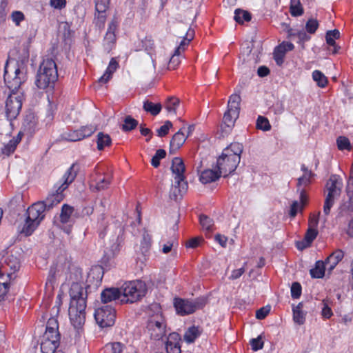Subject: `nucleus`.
<instances>
[{
    "label": "nucleus",
    "mask_w": 353,
    "mask_h": 353,
    "mask_svg": "<svg viewBox=\"0 0 353 353\" xmlns=\"http://www.w3.org/2000/svg\"><path fill=\"white\" fill-rule=\"evenodd\" d=\"M118 66V62L115 60V59L112 58L110 60L105 73L99 79V81L102 83H107L112 78V74L116 71Z\"/></svg>",
    "instance_id": "25"
},
{
    "label": "nucleus",
    "mask_w": 353,
    "mask_h": 353,
    "mask_svg": "<svg viewBox=\"0 0 353 353\" xmlns=\"http://www.w3.org/2000/svg\"><path fill=\"white\" fill-rule=\"evenodd\" d=\"M112 180L110 174L97 173V176L94 179L95 186L94 188L97 191H101L107 189L110 185Z\"/></svg>",
    "instance_id": "20"
},
{
    "label": "nucleus",
    "mask_w": 353,
    "mask_h": 353,
    "mask_svg": "<svg viewBox=\"0 0 353 353\" xmlns=\"http://www.w3.org/2000/svg\"><path fill=\"white\" fill-rule=\"evenodd\" d=\"M199 221L203 228L208 232L213 230L214 221L206 215L202 214L199 217Z\"/></svg>",
    "instance_id": "43"
},
{
    "label": "nucleus",
    "mask_w": 353,
    "mask_h": 353,
    "mask_svg": "<svg viewBox=\"0 0 353 353\" xmlns=\"http://www.w3.org/2000/svg\"><path fill=\"white\" fill-rule=\"evenodd\" d=\"M183 129L184 128L180 129L172 137L170 141V145H172V148L179 149L185 143L187 137L185 136L184 133L182 131Z\"/></svg>",
    "instance_id": "26"
},
{
    "label": "nucleus",
    "mask_w": 353,
    "mask_h": 353,
    "mask_svg": "<svg viewBox=\"0 0 353 353\" xmlns=\"http://www.w3.org/2000/svg\"><path fill=\"white\" fill-rule=\"evenodd\" d=\"M180 101L178 98L174 97H170L168 98L165 103V108L168 112L176 114V108L179 105Z\"/></svg>",
    "instance_id": "42"
},
{
    "label": "nucleus",
    "mask_w": 353,
    "mask_h": 353,
    "mask_svg": "<svg viewBox=\"0 0 353 353\" xmlns=\"http://www.w3.org/2000/svg\"><path fill=\"white\" fill-rule=\"evenodd\" d=\"M170 339L177 341L179 339V334L173 332L169 334L168 341L165 343L166 351L168 353H181V346L177 342H172Z\"/></svg>",
    "instance_id": "23"
},
{
    "label": "nucleus",
    "mask_w": 353,
    "mask_h": 353,
    "mask_svg": "<svg viewBox=\"0 0 353 353\" xmlns=\"http://www.w3.org/2000/svg\"><path fill=\"white\" fill-rule=\"evenodd\" d=\"M121 297L120 288H106L101 294V301L103 303H108Z\"/></svg>",
    "instance_id": "18"
},
{
    "label": "nucleus",
    "mask_w": 353,
    "mask_h": 353,
    "mask_svg": "<svg viewBox=\"0 0 353 353\" xmlns=\"http://www.w3.org/2000/svg\"><path fill=\"white\" fill-rule=\"evenodd\" d=\"M143 108L145 112L150 113L153 116H156L161 112L162 105L160 103H154L149 100H146L143 102Z\"/></svg>",
    "instance_id": "30"
},
{
    "label": "nucleus",
    "mask_w": 353,
    "mask_h": 353,
    "mask_svg": "<svg viewBox=\"0 0 353 353\" xmlns=\"http://www.w3.org/2000/svg\"><path fill=\"white\" fill-rule=\"evenodd\" d=\"M318 234V231L314 228H308L307 230L304 240L306 241L307 245H310L312 242L316 239Z\"/></svg>",
    "instance_id": "54"
},
{
    "label": "nucleus",
    "mask_w": 353,
    "mask_h": 353,
    "mask_svg": "<svg viewBox=\"0 0 353 353\" xmlns=\"http://www.w3.org/2000/svg\"><path fill=\"white\" fill-rule=\"evenodd\" d=\"M250 343L253 351H258L261 350L264 345L261 335H259L257 338L252 339L250 341Z\"/></svg>",
    "instance_id": "52"
},
{
    "label": "nucleus",
    "mask_w": 353,
    "mask_h": 353,
    "mask_svg": "<svg viewBox=\"0 0 353 353\" xmlns=\"http://www.w3.org/2000/svg\"><path fill=\"white\" fill-rule=\"evenodd\" d=\"M301 294V286L299 283L294 282L291 287V295L293 299H298Z\"/></svg>",
    "instance_id": "59"
},
{
    "label": "nucleus",
    "mask_w": 353,
    "mask_h": 353,
    "mask_svg": "<svg viewBox=\"0 0 353 353\" xmlns=\"http://www.w3.org/2000/svg\"><path fill=\"white\" fill-rule=\"evenodd\" d=\"M181 184L175 183L172 185L170 193V197L171 199H173L174 201H177L179 197H181L183 194L186 192L187 190H185L184 191H181Z\"/></svg>",
    "instance_id": "44"
},
{
    "label": "nucleus",
    "mask_w": 353,
    "mask_h": 353,
    "mask_svg": "<svg viewBox=\"0 0 353 353\" xmlns=\"http://www.w3.org/2000/svg\"><path fill=\"white\" fill-rule=\"evenodd\" d=\"M320 212L317 214H312L309 219V228L316 229L319 224V216Z\"/></svg>",
    "instance_id": "63"
},
{
    "label": "nucleus",
    "mask_w": 353,
    "mask_h": 353,
    "mask_svg": "<svg viewBox=\"0 0 353 353\" xmlns=\"http://www.w3.org/2000/svg\"><path fill=\"white\" fill-rule=\"evenodd\" d=\"M110 0H95V10L97 13L106 12Z\"/></svg>",
    "instance_id": "51"
},
{
    "label": "nucleus",
    "mask_w": 353,
    "mask_h": 353,
    "mask_svg": "<svg viewBox=\"0 0 353 353\" xmlns=\"http://www.w3.org/2000/svg\"><path fill=\"white\" fill-rule=\"evenodd\" d=\"M312 79L321 88H324L328 82L327 77L319 70H314L312 72Z\"/></svg>",
    "instance_id": "40"
},
{
    "label": "nucleus",
    "mask_w": 353,
    "mask_h": 353,
    "mask_svg": "<svg viewBox=\"0 0 353 353\" xmlns=\"http://www.w3.org/2000/svg\"><path fill=\"white\" fill-rule=\"evenodd\" d=\"M234 20L238 23H243L244 21H250L251 20V14L245 10L236 9L234 12Z\"/></svg>",
    "instance_id": "37"
},
{
    "label": "nucleus",
    "mask_w": 353,
    "mask_h": 353,
    "mask_svg": "<svg viewBox=\"0 0 353 353\" xmlns=\"http://www.w3.org/2000/svg\"><path fill=\"white\" fill-rule=\"evenodd\" d=\"M243 145L239 143H232L225 148L221 155L217 159L216 167L223 177L232 173L241 160Z\"/></svg>",
    "instance_id": "4"
},
{
    "label": "nucleus",
    "mask_w": 353,
    "mask_h": 353,
    "mask_svg": "<svg viewBox=\"0 0 353 353\" xmlns=\"http://www.w3.org/2000/svg\"><path fill=\"white\" fill-rule=\"evenodd\" d=\"M194 35V30L189 28L186 32L185 37L181 41L180 45L176 48V49L174 51V53L170 59L168 63V68L170 70H174L176 68V66L179 64L180 61L179 59V56L180 55L181 52H183L185 50V47L188 46L190 41L193 39Z\"/></svg>",
    "instance_id": "13"
},
{
    "label": "nucleus",
    "mask_w": 353,
    "mask_h": 353,
    "mask_svg": "<svg viewBox=\"0 0 353 353\" xmlns=\"http://www.w3.org/2000/svg\"><path fill=\"white\" fill-rule=\"evenodd\" d=\"M23 134L19 132L18 134L13 137L8 143L4 145L2 149V152L8 156L13 153L17 148V145L19 143L21 140Z\"/></svg>",
    "instance_id": "24"
},
{
    "label": "nucleus",
    "mask_w": 353,
    "mask_h": 353,
    "mask_svg": "<svg viewBox=\"0 0 353 353\" xmlns=\"http://www.w3.org/2000/svg\"><path fill=\"white\" fill-rule=\"evenodd\" d=\"M117 21L112 20L110 23L108 31L104 37L103 47L108 52H110L116 41L115 30L117 29Z\"/></svg>",
    "instance_id": "15"
},
{
    "label": "nucleus",
    "mask_w": 353,
    "mask_h": 353,
    "mask_svg": "<svg viewBox=\"0 0 353 353\" xmlns=\"http://www.w3.org/2000/svg\"><path fill=\"white\" fill-rule=\"evenodd\" d=\"M343 183L341 180L336 175H332L326 183L327 194L325 199L323 205V213L328 215L330 210L334 203L335 199L339 198L341 193Z\"/></svg>",
    "instance_id": "8"
},
{
    "label": "nucleus",
    "mask_w": 353,
    "mask_h": 353,
    "mask_svg": "<svg viewBox=\"0 0 353 353\" xmlns=\"http://www.w3.org/2000/svg\"><path fill=\"white\" fill-rule=\"evenodd\" d=\"M326 264L325 261H318L315 263V267L310 270V275L312 278L320 279L325 275Z\"/></svg>",
    "instance_id": "27"
},
{
    "label": "nucleus",
    "mask_w": 353,
    "mask_h": 353,
    "mask_svg": "<svg viewBox=\"0 0 353 353\" xmlns=\"http://www.w3.org/2000/svg\"><path fill=\"white\" fill-rule=\"evenodd\" d=\"M239 116V112H237L236 116L234 117L232 110H228L223 115V123L221 125L222 130L225 133H228L234 125L235 121L238 119Z\"/></svg>",
    "instance_id": "19"
},
{
    "label": "nucleus",
    "mask_w": 353,
    "mask_h": 353,
    "mask_svg": "<svg viewBox=\"0 0 353 353\" xmlns=\"http://www.w3.org/2000/svg\"><path fill=\"white\" fill-rule=\"evenodd\" d=\"M97 137V149L99 150H103L105 147L111 145L112 139L108 134L99 132Z\"/></svg>",
    "instance_id": "32"
},
{
    "label": "nucleus",
    "mask_w": 353,
    "mask_h": 353,
    "mask_svg": "<svg viewBox=\"0 0 353 353\" xmlns=\"http://www.w3.org/2000/svg\"><path fill=\"white\" fill-rule=\"evenodd\" d=\"M123 122L121 128L124 132L131 131L138 125V121L130 115L125 117Z\"/></svg>",
    "instance_id": "39"
},
{
    "label": "nucleus",
    "mask_w": 353,
    "mask_h": 353,
    "mask_svg": "<svg viewBox=\"0 0 353 353\" xmlns=\"http://www.w3.org/2000/svg\"><path fill=\"white\" fill-rule=\"evenodd\" d=\"M336 144L339 150H350L352 148L350 140L344 136H340L337 138Z\"/></svg>",
    "instance_id": "48"
},
{
    "label": "nucleus",
    "mask_w": 353,
    "mask_h": 353,
    "mask_svg": "<svg viewBox=\"0 0 353 353\" xmlns=\"http://www.w3.org/2000/svg\"><path fill=\"white\" fill-rule=\"evenodd\" d=\"M303 303H299L296 306L293 307V320L299 324L303 325L305 321V313L302 310Z\"/></svg>",
    "instance_id": "29"
},
{
    "label": "nucleus",
    "mask_w": 353,
    "mask_h": 353,
    "mask_svg": "<svg viewBox=\"0 0 353 353\" xmlns=\"http://www.w3.org/2000/svg\"><path fill=\"white\" fill-rule=\"evenodd\" d=\"M166 155V152L163 149H159L157 150L154 156L152 158L151 164L154 168H158L160 165V160L163 159Z\"/></svg>",
    "instance_id": "49"
},
{
    "label": "nucleus",
    "mask_w": 353,
    "mask_h": 353,
    "mask_svg": "<svg viewBox=\"0 0 353 353\" xmlns=\"http://www.w3.org/2000/svg\"><path fill=\"white\" fill-rule=\"evenodd\" d=\"M221 176H223V174L219 171L208 169L201 173L200 181L201 183L206 184L216 181Z\"/></svg>",
    "instance_id": "21"
},
{
    "label": "nucleus",
    "mask_w": 353,
    "mask_h": 353,
    "mask_svg": "<svg viewBox=\"0 0 353 353\" xmlns=\"http://www.w3.org/2000/svg\"><path fill=\"white\" fill-rule=\"evenodd\" d=\"M78 171V165L73 163L63 176L62 182L54 185V192L49 194L44 201L36 202L28 208L25 223L21 230V234L28 236L33 233L44 219L45 211L52 209L64 199L63 192L74 181Z\"/></svg>",
    "instance_id": "1"
},
{
    "label": "nucleus",
    "mask_w": 353,
    "mask_h": 353,
    "mask_svg": "<svg viewBox=\"0 0 353 353\" xmlns=\"http://www.w3.org/2000/svg\"><path fill=\"white\" fill-rule=\"evenodd\" d=\"M116 230L114 231V235L112 236V239H110V241H112V245H111L110 248L113 253L119 251V246L121 242V239L120 236L123 234V229L121 227H115Z\"/></svg>",
    "instance_id": "31"
},
{
    "label": "nucleus",
    "mask_w": 353,
    "mask_h": 353,
    "mask_svg": "<svg viewBox=\"0 0 353 353\" xmlns=\"http://www.w3.org/2000/svg\"><path fill=\"white\" fill-rule=\"evenodd\" d=\"M319 28V22L316 19H310L305 24V30L310 34H314Z\"/></svg>",
    "instance_id": "53"
},
{
    "label": "nucleus",
    "mask_w": 353,
    "mask_h": 353,
    "mask_svg": "<svg viewBox=\"0 0 353 353\" xmlns=\"http://www.w3.org/2000/svg\"><path fill=\"white\" fill-rule=\"evenodd\" d=\"M228 110H232L234 117H236L237 112H239L240 110V103L228 101Z\"/></svg>",
    "instance_id": "62"
},
{
    "label": "nucleus",
    "mask_w": 353,
    "mask_h": 353,
    "mask_svg": "<svg viewBox=\"0 0 353 353\" xmlns=\"http://www.w3.org/2000/svg\"><path fill=\"white\" fill-rule=\"evenodd\" d=\"M94 318L101 327L112 326L115 321L116 311L110 305H106L95 310Z\"/></svg>",
    "instance_id": "10"
},
{
    "label": "nucleus",
    "mask_w": 353,
    "mask_h": 353,
    "mask_svg": "<svg viewBox=\"0 0 353 353\" xmlns=\"http://www.w3.org/2000/svg\"><path fill=\"white\" fill-rule=\"evenodd\" d=\"M172 127V123L170 121H166L163 125L157 129V135L160 137H165L169 132V130Z\"/></svg>",
    "instance_id": "55"
},
{
    "label": "nucleus",
    "mask_w": 353,
    "mask_h": 353,
    "mask_svg": "<svg viewBox=\"0 0 353 353\" xmlns=\"http://www.w3.org/2000/svg\"><path fill=\"white\" fill-rule=\"evenodd\" d=\"M124 347V344L120 342H114L105 345V350L109 353H121Z\"/></svg>",
    "instance_id": "41"
},
{
    "label": "nucleus",
    "mask_w": 353,
    "mask_h": 353,
    "mask_svg": "<svg viewBox=\"0 0 353 353\" xmlns=\"http://www.w3.org/2000/svg\"><path fill=\"white\" fill-rule=\"evenodd\" d=\"M270 311V306L263 307L260 308L259 310H256V318L257 319L262 320L268 316Z\"/></svg>",
    "instance_id": "60"
},
{
    "label": "nucleus",
    "mask_w": 353,
    "mask_h": 353,
    "mask_svg": "<svg viewBox=\"0 0 353 353\" xmlns=\"http://www.w3.org/2000/svg\"><path fill=\"white\" fill-rule=\"evenodd\" d=\"M22 65L10 59L5 66L4 81L10 90L6 101V114L10 121L19 115L24 100L23 86L27 80V71Z\"/></svg>",
    "instance_id": "2"
},
{
    "label": "nucleus",
    "mask_w": 353,
    "mask_h": 353,
    "mask_svg": "<svg viewBox=\"0 0 353 353\" xmlns=\"http://www.w3.org/2000/svg\"><path fill=\"white\" fill-rule=\"evenodd\" d=\"M58 79L56 63L51 58L43 60L37 71L35 85L40 90L54 88Z\"/></svg>",
    "instance_id": "5"
},
{
    "label": "nucleus",
    "mask_w": 353,
    "mask_h": 353,
    "mask_svg": "<svg viewBox=\"0 0 353 353\" xmlns=\"http://www.w3.org/2000/svg\"><path fill=\"white\" fill-rule=\"evenodd\" d=\"M50 5L54 9L61 10L66 6V0H50Z\"/></svg>",
    "instance_id": "61"
},
{
    "label": "nucleus",
    "mask_w": 353,
    "mask_h": 353,
    "mask_svg": "<svg viewBox=\"0 0 353 353\" xmlns=\"http://www.w3.org/2000/svg\"><path fill=\"white\" fill-rule=\"evenodd\" d=\"M150 245H151V236L148 234L144 233L143 235L142 241L141 243V247L142 252H147L149 250Z\"/></svg>",
    "instance_id": "56"
},
{
    "label": "nucleus",
    "mask_w": 353,
    "mask_h": 353,
    "mask_svg": "<svg viewBox=\"0 0 353 353\" xmlns=\"http://www.w3.org/2000/svg\"><path fill=\"white\" fill-rule=\"evenodd\" d=\"M105 20V12L97 13V17L95 18V23L99 28H102L104 26Z\"/></svg>",
    "instance_id": "64"
},
{
    "label": "nucleus",
    "mask_w": 353,
    "mask_h": 353,
    "mask_svg": "<svg viewBox=\"0 0 353 353\" xmlns=\"http://www.w3.org/2000/svg\"><path fill=\"white\" fill-rule=\"evenodd\" d=\"M77 279L70 289V303L68 309L70 320L75 328H79L85 321V308L88 293L81 285V269H76Z\"/></svg>",
    "instance_id": "3"
},
{
    "label": "nucleus",
    "mask_w": 353,
    "mask_h": 353,
    "mask_svg": "<svg viewBox=\"0 0 353 353\" xmlns=\"http://www.w3.org/2000/svg\"><path fill=\"white\" fill-rule=\"evenodd\" d=\"M208 303L205 296H200L195 299H185L174 298V306L176 313L181 316H185L194 313L197 310L202 309Z\"/></svg>",
    "instance_id": "7"
},
{
    "label": "nucleus",
    "mask_w": 353,
    "mask_h": 353,
    "mask_svg": "<svg viewBox=\"0 0 353 353\" xmlns=\"http://www.w3.org/2000/svg\"><path fill=\"white\" fill-rule=\"evenodd\" d=\"M346 192L348 196V201L344 202L341 206V212H353V176L349 177Z\"/></svg>",
    "instance_id": "17"
},
{
    "label": "nucleus",
    "mask_w": 353,
    "mask_h": 353,
    "mask_svg": "<svg viewBox=\"0 0 353 353\" xmlns=\"http://www.w3.org/2000/svg\"><path fill=\"white\" fill-rule=\"evenodd\" d=\"M201 334V332L198 327L192 326L190 327L184 334V340L188 343H192L194 342L196 338Z\"/></svg>",
    "instance_id": "34"
},
{
    "label": "nucleus",
    "mask_w": 353,
    "mask_h": 353,
    "mask_svg": "<svg viewBox=\"0 0 353 353\" xmlns=\"http://www.w3.org/2000/svg\"><path fill=\"white\" fill-rule=\"evenodd\" d=\"M11 19L17 26H19L21 22L25 19V15L22 12L16 10L12 12Z\"/></svg>",
    "instance_id": "57"
},
{
    "label": "nucleus",
    "mask_w": 353,
    "mask_h": 353,
    "mask_svg": "<svg viewBox=\"0 0 353 353\" xmlns=\"http://www.w3.org/2000/svg\"><path fill=\"white\" fill-rule=\"evenodd\" d=\"M301 204L299 203L297 201H294L291 204L289 215L291 218H294L298 212H302L303 210H301Z\"/></svg>",
    "instance_id": "58"
},
{
    "label": "nucleus",
    "mask_w": 353,
    "mask_h": 353,
    "mask_svg": "<svg viewBox=\"0 0 353 353\" xmlns=\"http://www.w3.org/2000/svg\"><path fill=\"white\" fill-rule=\"evenodd\" d=\"M59 345V343L43 339L41 343V350L42 353H54Z\"/></svg>",
    "instance_id": "33"
},
{
    "label": "nucleus",
    "mask_w": 353,
    "mask_h": 353,
    "mask_svg": "<svg viewBox=\"0 0 353 353\" xmlns=\"http://www.w3.org/2000/svg\"><path fill=\"white\" fill-rule=\"evenodd\" d=\"M290 11L293 17H299L303 14V9L299 0H291Z\"/></svg>",
    "instance_id": "38"
},
{
    "label": "nucleus",
    "mask_w": 353,
    "mask_h": 353,
    "mask_svg": "<svg viewBox=\"0 0 353 353\" xmlns=\"http://www.w3.org/2000/svg\"><path fill=\"white\" fill-rule=\"evenodd\" d=\"M256 126L257 129L263 131H268L271 129V125L268 119L263 116H259L256 120Z\"/></svg>",
    "instance_id": "46"
},
{
    "label": "nucleus",
    "mask_w": 353,
    "mask_h": 353,
    "mask_svg": "<svg viewBox=\"0 0 353 353\" xmlns=\"http://www.w3.org/2000/svg\"><path fill=\"white\" fill-rule=\"evenodd\" d=\"M79 135V129L74 130H68L61 134V137L63 140L68 141H78L81 140Z\"/></svg>",
    "instance_id": "35"
},
{
    "label": "nucleus",
    "mask_w": 353,
    "mask_h": 353,
    "mask_svg": "<svg viewBox=\"0 0 353 353\" xmlns=\"http://www.w3.org/2000/svg\"><path fill=\"white\" fill-rule=\"evenodd\" d=\"M288 32L290 37H296L300 42H305L310 39V37L304 30L295 32L292 29L289 28Z\"/></svg>",
    "instance_id": "47"
},
{
    "label": "nucleus",
    "mask_w": 353,
    "mask_h": 353,
    "mask_svg": "<svg viewBox=\"0 0 353 353\" xmlns=\"http://www.w3.org/2000/svg\"><path fill=\"white\" fill-rule=\"evenodd\" d=\"M43 339L60 343V334L58 332L57 320L54 319L48 320Z\"/></svg>",
    "instance_id": "14"
},
{
    "label": "nucleus",
    "mask_w": 353,
    "mask_h": 353,
    "mask_svg": "<svg viewBox=\"0 0 353 353\" xmlns=\"http://www.w3.org/2000/svg\"><path fill=\"white\" fill-rule=\"evenodd\" d=\"M74 212V208L64 204L61 208L60 214V221L63 224H67L71 223V216Z\"/></svg>",
    "instance_id": "28"
},
{
    "label": "nucleus",
    "mask_w": 353,
    "mask_h": 353,
    "mask_svg": "<svg viewBox=\"0 0 353 353\" xmlns=\"http://www.w3.org/2000/svg\"><path fill=\"white\" fill-rule=\"evenodd\" d=\"M96 128L92 125L82 126L80 129L81 139H83L86 137H90L95 131Z\"/></svg>",
    "instance_id": "50"
},
{
    "label": "nucleus",
    "mask_w": 353,
    "mask_h": 353,
    "mask_svg": "<svg viewBox=\"0 0 353 353\" xmlns=\"http://www.w3.org/2000/svg\"><path fill=\"white\" fill-rule=\"evenodd\" d=\"M286 52L287 51L284 48V46H281L280 44L276 47L274 50V59L277 65H281L283 64Z\"/></svg>",
    "instance_id": "36"
},
{
    "label": "nucleus",
    "mask_w": 353,
    "mask_h": 353,
    "mask_svg": "<svg viewBox=\"0 0 353 353\" xmlns=\"http://www.w3.org/2000/svg\"><path fill=\"white\" fill-rule=\"evenodd\" d=\"M19 268L20 261L19 258L13 254H8L1 262L0 274L7 279L14 281L16 277L14 273L19 270Z\"/></svg>",
    "instance_id": "11"
},
{
    "label": "nucleus",
    "mask_w": 353,
    "mask_h": 353,
    "mask_svg": "<svg viewBox=\"0 0 353 353\" xmlns=\"http://www.w3.org/2000/svg\"><path fill=\"white\" fill-rule=\"evenodd\" d=\"M121 303H133L145 296L148 287L141 280H135L125 282L121 288Z\"/></svg>",
    "instance_id": "6"
},
{
    "label": "nucleus",
    "mask_w": 353,
    "mask_h": 353,
    "mask_svg": "<svg viewBox=\"0 0 353 353\" xmlns=\"http://www.w3.org/2000/svg\"><path fill=\"white\" fill-rule=\"evenodd\" d=\"M301 170L303 171V175L298 179L297 188H304L309 185L311 183V178L314 175L304 165L301 166Z\"/></svg>",
    "instance_id": "22"
},
{
    "label": "nucleus",
    "mask_w": 353,
    "mask_h": 353,
    "mask_svg": "<svg viewBox=\"0 0 353 353\" xmlns=\"http://www.w3.org/2000/svg\"><path fill=\"white\" fill-rule=\"evenodd\" d=\"M171 170L174 175L175 183L181 184V191L188 190V183L185 181L184 172L185 170V165L182 159L174 157L172 162Z\"/></svg>",
    "instance_id": "12"
},
{
    "label": "nucleus",
    "mask_w": 353,
    "mask_h": 353,
    "mask_svg": "<svg viewBox=\"0 0 353 353\" xmlns=\"http://www.w3.org/2000/svg\"><path fill=\"white\" fill-rule=\"evenodd\" d=\"M147 329L152 339L159 341L163 339L166 334V323L161 314H156L150 317L148 321Z\"/></svg>",
    "instance_id": "9"
},
{
    "label": "nucleus",
    "mask_w": 353,
    "mask_h": 353,
    "mask_svg": "<svg viewBox=\"0 0 353 353\" xmlns=\"http://www.w3.org/2000/svg\"><path fill=\"white\" fill-rule=\"evenodd\" d=\"M343 257L344 252L342 250L337 249L332 252L325 261L327 272L330 273Z\"/></svg>",
    "instance_id": "16"
},
{
    "label": "nucleus",
    "mask_w": 353,
    "mask_h": 353,
    "mask_svg": "<svg viewBox=\"0 0 353 353\" xmlns=\"http://www.w3.org/2000/svg\"><path fill=\"white\" fill-rule=\"evenodd\" d=\"M340 37V32L338 30H329L326 33L325 39L327 43L330 46H335L336 42L334 39Z\"/></svg>",
    "instance_id": "45"
}]
</instances>
